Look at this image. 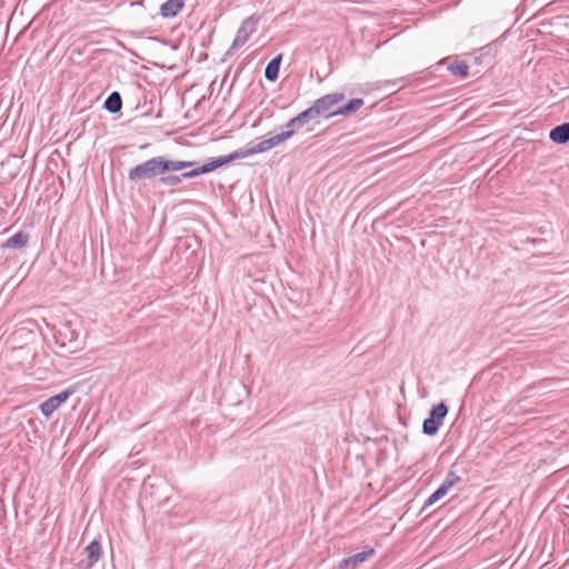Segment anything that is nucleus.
Listing matches in <instances>:
<instances>
[{
	"label": "nucleus",
	"instance_id": "nucleus-8",
	"mask_svg": "<svg viewBox=\"0 0 569 569\" xmlns=\"http://www.w3.org/2000/svg\"><path fill=\"white\" fill-rule=\"evenodd\" d=\"M28 240L29 236L23 231H19L12 237L8 238L2 247L9 249H21L27 246Z\"/></svg>",
	"mask_w": 569,
	"mask_h": 569
},
{
	"label": "nucleus",
	"instance_id": "nucleus-15",
	"mask_svg": "<svg viewBox=\"0 0 569 569\" xmlns=\"http://www.w3.org/2000/svg\"><path fill=\"white\" fill-rule=\"evenodd\" d=\"M293 133H295L293 130H288V131H284L282 133L276 134V136H273L271 138H268L270 149L281 144L287 139L291 138L293 136Z\"/></svg>",
	"mask_w": 569,
	"mask_h": 569
},
{
	"label": "nucleus",
	"instance_id": "nucleus-2",
	"mask_svg": "<svg viewBox=\"0 0 569 569\" xmlns=\"http://www.w3.org/2000/svg\"><path fill=\"white\" fill-rule=\"evenodd\" d=\"M177 170L178 161H169L163 157H156L132 168L129 171V179L132 181L146 180Z\"/></svg>",
	"mask_w": 569,
	"mask_h": 569
},
{
	"label": "nucleus",
	"instance_id": "nucleus-1",
	"mask_svg": "<svg viewBox=\"0 0 569 569\" xmlns=\"http://www.w3.org/2000/svg\"><path fill=\"white\" fill-rule=\"evenodd\" d=\"M345 100V96L342 93H331L323 96L322 98L316 100L312 107L302 111L297 117L292 118L287 127L290 128L295 124H302L306 120L313 114L330 118L333 116H341V102Z\"/></svg>",
	"mask_w": 569,
	"mask_h": 569
},
{
	"label": "nucleus",
	"instance_id": "nucleus-17",
	"mask_svg": "<svg viewBox=\"0 0 569 569\" xmlns=\"http://www.w3.org/2000/svg\"><path fill=\"white\" fill-rule=\"evenodd\" d=\"M160 181L163 184L174 186L176 183H178V177L177 176L161 177Z\"/></svg>",
	"mask_w": 569,
	"mask_h": 569
},
{
	"label": "nucleus",
	"instance_id": "nucleus-10",
	"mask_svg": "<svg viewBox=\"0 0 569 569\" xmlns=\"http://www.w3.org/2000/svg\"><path fill=\"white\" fill-rule=\"evenodd\" d=\"M104 109L111 113H117L122 108V98L119 92H111L104 101Z\"/></svg>",
	"mask_w": 569,
	"mask_h": 569
},
{
	"label": "nucleus",
	"instance_id": "nucleus-5",
	"mask_svg": "<svg viewBox=\"0 0 569 569\" xmlns=\"http://www.w3.org/2000/svg\"><path fill=\"white\" fill-rule=\"evenodd\" d=\"M72 395L71 390H64L53 397H50L40 405V411L43 416L50 417L68 398Z\"/></svg>",
	"mask_w": 569,
	"mask_h": 569
},
{
	"label": "nucleus",
	"instance_id": "nucleus-6",
	"mask_svg": "<svg viewBox=\"0 0 569 569\" xmlns=\"http://www.w3.org/2000/svg\"><path fill=\"white\" fill-rule=\"evenodd\" d=\"M460 480L459 476L456 472L450 471L442 482V485L428 498L426 505L431 506L437 502L439 499L443 498L448 491Z\"/></svg>",
	"mask_w": 569,
	"mask_h": 569
},
{
	"label": "nucleus",
	"instance_id": "nucleus-14",
	"mask_svg": "<svg viewBox=\"0 0 569 569\" xmlns=\"http://www.w3.org/2000/svg\"><path fill=\"white\" fill-rule=\"evenodd\" d=\"M363 106L362 99H351L348 103L341 104V116L357 111Z\"/></svg>",
	"mask_w": 569,
	"mask_h": 569
},
{
	"label": "nucleus",
	"instance_id": "nucleus-18",
	"mask_svg": "<svg viewBox=\"0 0 569 569\" xmlns=\"http://www.w3.org/2000/svg\"><path fill=\"white\" fill-rule=\"evenodd\" d=\"M339 569H347L349 567L352 568V558L349 557V558H346L343 559L340 563H339Z\"/></svg>",
	"mask_w": 569,
	"mask_h": 569
},
{
	"label": "nucleus",
	"instance_id": "nucleus-16",
	"mask_svg": "<svg viewBox=\"0 0 569 569\" xmlns=\"http://www.w3.org/2000/svg\"><path fill=\"white\" fill-rule=\"evenodd\" d=\"M375 553V550L372 548H369L366 551L359 552L355 556H352V568H356L358 565L365 562L369 557H371Z\"/></svg>",
	"mask_w": 569,
	"mask_h": 569
},
{
	"label": "nucleus",
	"instance_id": "nucleus-4",
	"mask_svg": "<svg viewBox=\"0 0 569 569\" xmlns=\"http://www.w3.org/2000/svg\"><path fill=\"white\" fill-rule=\"evenodd\" d=\"M447 413L448 407L445 403H439L438 406H436L431 410L430 417L423 421V432L429 436L437 433Z\"/></svg>",
	"mask_w": 569,
	"mask_h": 569
},
{
	"label": "nucleus",
	"instance_id": "nucleus-7",
	"mask_svg": "<svg viewBox=\"0 0 569 569\" xmlns=\"http://www.w3.org/2000/svg\"><path fill=\"white\" fill-rule=\"evenodd\" d=\"M83 553L87 556L88 559V568L93 567L101 556V545L98 540L91 541L83 550Z\"/></svg>",
	"mask_w": 569,
	"mask_h": 569
},
{
	"label": "nucleus",
	"instance_id": "nucleus-13",
	"mask_svg": "<svg viewBox=\"0 0 569 569\" xmlns=\"http://www.w3.org/2000/svg\"><path fill=\"white\" fill-rule=\"evenodd\" d=\"M163 17H174L178 14V0H168L160 7Z\"/></svg>",
	"mask_w": 569,
	"mask_h": 569
},
{
	"label": "nucleus",
	"instance_id": "nucleus-12",
	"mask_svg": "<svg viewBox=\"0 0 569 569\" xmlns=\"http://www.w3.org/2000/svg\"><path fill=\"white\" fill-rule=\"evenodd\" d=\"M449 71L461 78V79H465L468 77L469 74V66L466 63V62H455V63H451L449 67H448Z\"/></svg>",
	"mask_w": 569,
	"mask_h": 569
},
{
	"label": "nucleus",
	"instance_id": "nucleus-19",
	"mask_svg": "<svg viewBox=\"0 0 569 569\" xmlns=\"http://www.w3.org/2000/svg\"><path fill=\"white\" fill-rule=\"evenodd\" d=\"M184 167H186V163L180 161V164H179L180 170L184 169Z\"/></svg>",
	"mask_w": 569,
	"mask_h": 569
},
{
	"label": "nucleus",
	"instance_id": "nucleus-9",
	"mask_svg": "<svg viewBox=\"0 0 569 569\" xmlns=\"http://www.w3.org/2000/svg\"><path fill=\"white\" fill-rule=\"evenodd\" d=\"M550 139L556 143H566L569 141V122L553 128L550 131Z\"/></svg>",
	"mask_w": 569,
	"mask_h": 569
},
{
	"label": "nucleus",
	"instance_id": "nucleus-3",
	"mask_svg": "<svg viewBox=\"0 0 569 569\" xmlns=\"http://www.w3.org/2000/svg\"><path fill=\"white\" fill-rule=\"evenodd\" d=\"M268 150H270L269 141H268V139H264L246 151H240V152L237 151L229 156L220 157L202 167H198L191 171L181 172L180 176H182L184 178H189V177H193L197 174L207 173V172H210L223 164L229 163L232 160L246 158L248 156L256 154V153L266 152Z\"/></svg>",
	"mask_w": 569,
	"mask_h": 569
},
{
	"label": "nucleus",
	"instance_id": "nucleus-11",
	"mask_svg": "<svg viewBox=\"0 0 569 569\" xmlns=\"http://www.w3.org/2000/svg\"><path fill=\"white\" fill-rule=\"evenodd\" d=\"M280 57L272 59L264 70V76L268 80H276L279 73Z\"/></svg>",
	"mask_w": 569,
	"mask_h": 569
}]
</instances>
